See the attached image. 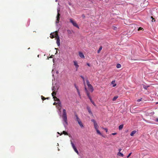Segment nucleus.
I'll list each match as a JSON object with an SVG mask.
<instances>
[{"label": "nucleus", "instance_id": "nucleus-43", "mask_svg": "<svg viewBox=\"0 0 158 158\" xmlns=\"http://www.w3.org/2000/svg\"><path fill=\"white\" fill-rule=\"evenodd\" d=\"M57 104V102H55L53 104V105H56V104Z\"/></svg>", "mask_w": 158, "mask_h": 158}, {"label": "nucleus", "instance_id": "nucleus-50", "mask_svg": "<svg viewBox=\"0 0 158 158\" xmlns=\"http://www.w3.org/2000/svg\"><path fill=\"white\" fill-rule=\"evenodd\" d=\"M82 16L84 17V18H85V16L83 15H82Z\"/></svg>", "mask_w": 158, "mask_h": 158}, {"label": "nucleus", "instance_id": "nucleus-29", "mask_svg": "<svg viewBox=\"0 0 158 158\" xmlns=\"http://www.w3.org/2000/svg\"><path fill=\"white\" fill-rule=\"evenodd\" d=\"M112 29L114 30H117V28L116 27L114 26H113L112 27Z\"/></svg>", "mask_w": 158, "mask_h": 158}, {"label": "nucleus", "instance_id": "nucleus-13", "mask_svg": "<svg viewBox=\"0 0 158 158\" xmlns=\"http://www.w3.org/2000/svg\"><path fill=\"white\" fill-rule=\"evenodd\" d=\"M111 84L112 85H113V87L115 86L116 85V84L115 83V81H113L111 82Z\"/></svg>", "mask_w": 158, "mask_h": 158}, {"label": "nucleus", "instance_id": "nucleus-39", "mask_svg": "<svg viewBox=\"0 0 158 158\" xmlns=\"http://www.w3.org/2000/svg\"><path fill=\"white\" fill-rule=\"evenodd\" d=\"M85 89L86 93L88 91L86 86L85 87Z\"/></svg>", "mask_w": 158, "mask_h": 158}, {"label": "nucleus", "instance_id": "nucleus-28", "mask_svg": "<svg viewBox=\"0 0 158 158\" xmlns=\"http://www.w3.org/2000/svg\"><path fill=\"white\" fill-rule=\"evenodd\" d=\"M53 34L52 33L50 34V38L52 39H53V38H55V36H54L53 35Z\"/></svg>", "mask_w": 158, "mask_h": 158}, {"label": "nucleus", "instance_id": "nucleus-16", "mask_svg": "<svg viewBox=\"0 0 158 158\" xmlns=\"http://www.w3.org/2000/svg\"><path fill=\"white\" fill-rule=\"evenodd\" d=\"M57 104H58V106H59V107L62 106L61 103V102L60 101V100H59V101L57 102Z\"/></svg>", "mask_w": 158, "mask_h": 158}, {"label": "nucleus", "instance_id": "nucleus-38", "mask_svg": "<svg viewBox=\"0 0 158 158\" xmlns=\"http://www.w3.org/2000/svg\"><path fill=\"white\" fill-rule=\"evenodd\" d=\"M132 154V152H131L130 153L129 155L127 156V158H128L131 155V154Z\"/></svg>", "mask_w": 158, "mask_h": 158}, {"label": "nucleus", "instance_id": "nucleus-20", "mask_svg": "<svg viewBox=\"0 0 158 158\" xmlns=\"http://www.w3.org/2000/svg\"><path fill=\"white\" fill-rule=\"evenodd\" d=\"M75 116L76 118V120L77 121V122H78L79 121H81L79 118H78L77 115L76 114Z\"/></svg>", "mask_w": 158, "mask_h": 158}, {"label": "nucleus", "instance_id": "nucleus-19", "mask_svg": "<svg viewBox=\"0 0 158 158\" xmlns=\"http://www.w3.org/2000/svg\"><path fill=\"white\" fill-rule=\"evenodd\" d=\"M102 46H100L99 49L98 51V53H99L102 50Z\"/></svg>", "mask_w": 158, "mask_h": 158}, {"label": "nucleus", "instance_id": "nucleus-22", "mask_svg": "<svg viewBox=\"0 0 158 158\" xmlns=\"http://www.w3.org/2000/svg\"><path fill=\"white\" fill-rule=\"evenodd\" d=\"M143 88L145 89H147L149 87V86H146L144 85H143Z\"/></svg>", "mask_w": 158, "mask_h": 158}, {"label": "nucleus", "instance_id": "nucleus-35", "mask_svg": "<svg viewBox=\"0 0 158 158\" xmlns=\"http://www.w3.org/2000/svg\"><path fill=\"white\" fill-rule=\"evenodd\" d=\"M61 107H59V106H57V108H58V109L60 111V110L61 109Z\"/></svg>", "mask_w": 158, "mask_h": 158}, {"label": "nucleus", "instance_id": "nucleus-52", "mask_svg": "<svg viewBox=\"0 0 158 158\" xmlns=\"http://www.w3.org/2000/svg\"><path fill=\"white\" fill-rule=\"evenodd\" d=\"M151 18H152V19H153V17H152V16H151Z\"/></svg>", "mask_w": 158, "mask_h": 158}, {"label": "nucleus", "instance_id": "nucleus-26", "mask_svg": "<svg viewBox=\"0 0 158 158\" xmlns=\"http://www.w3.org/2000/svg\"><path fill=\"white\" fill-rule=\"evenodd\" d=\"M118 98V96H114L113 98V99H112L113 101H115Z\"/></svg>", "mask_w": 158, "mask_h": 158}, {"label": "nucleus", "instance_id": "nucleus-51", "mask_svg": "<svg viewBox=\"0 0 158 158\" xmlns=\"http://www.w3.org/2000/svg\"><path fill=\"white\" fill-rule=\"evenodd\" d=\"M69 5H71V3H69Z\"/></svg>", "mask_w": 158, "mask_h": 158}, {"label": "nucleus", "instance_id": "nucleus-7", "mask_svg": "<svg viewBox=\"0 0 158 158\" xmlns=\"http://www.w3.org/2000/svg\"><path fill=\"white\" fill-rule=\"evenodd\" d=\"M52 90H53V92L52 94V96L53 97H54L55 95L56 94V92L57 91V90H55L54 89V87L53 89H52Z\"/></svg>", "mask_w": 158, "mask_h": 158}, {"label": "nucleus", "instance_id": "nucleus-41", "mask_svg": "<svg viewBox=\"0 0 158 158\" xmlns=\"http://www.w3.org/2000/svg\"><path fill=\"white\" fill-rule=\"evenodd\" d=\"M116 134H117L116 133H112V135H116Z\"/></svg>", "mask_w": 158, "mask_h": 158}, {"label": "nucleus", "instance_id": "nucleus-2", "mask_svg": "<svg viewBox=\"0 0 158 158\" xmlns=\"http://www.w3.org/2000/svg\"><path fill=\"white\" fill-rule=\"evenodd\" d=\"M91 121L94 123V128L95 130L98 129L99 127V126L98 125L96 121L95 120L93 119L91 120Z\"/></svg>", "mask_w": 158, "mask_h": 158}, {"label": "nucleus", "instance_id": "nucleus-54", "mask_svg": "<svg viewBox=\"0 0 158 158\" xmlns=\"http://www.w3.org/2000/svg\"><path fill=\"white\" fill-rule=\"evenodd\" d=\"M156 104H158V102L156 103Z\"/></svg>", "mask_w": 158, "mask_h": 158}, {"label": "nucleus", "instance_id": "nucleus-42", "mask_svg": "<svg viewBox=\"0 0 158 158\" xmlns=\"http://www.w3.org/2000/svg\"><path fill=\"white\" fill-rule=\"evenodd\" d=\"M69 33H71V31L69 30H68L67 31Z\"/></svg>", "mask_w": 158, "mask_h": 158}, {"label": "nucleus", "instance_id": "nucleus-18", "mask_svg": "<svg viewBox=\"0 0 158 158\" xmlns=\"http://www.w3.org/2000/svg\"><path fill=\"white\" fill-rule=\"evenodd\" d=\"M117 155H118V156H121L122 157H123L124 156L123 154L120 152H118L117 154Z\"/></svg>", "mask_w": 158, "mask_h": 158}, {"label": "nucleus", "instance_id": "nucleus-48", "mask_svg": "<svg viewBox=\"0 0 158 158\" xmlns=\"http://www.w3.org/2000/svg\"><path fill=\"white\" fill-rule=\"evenodd\" d=\"M156 122H158V118H156Z\"/></svg>", "mask_w": 158, "mask_h": 158}, {"label": "nucleus", "instance_id": "nucleus-37", "mask_svg": "<svg viewBox=\"0 0 158 158\" xmlns=\"http://www.w3.org/2000/svg\"><path fill=\"white\" fill-rule=\"evenodd\" d=\"M143 29V28H142L141 27H139V28L138 29V31L141 30H142Z\"/></svg>", "mask_w": 158, "mask_h": 158}, {"label": "nucleus", "instance_id": "nucleus-5", "mask_svg": "<svg viewBox=\"0 0 158 158\" xmlns=\"http://www.w3.org/2000/svg\"><path fill=\"white\" fill-rule=\"evenodd\" d=\"M60 14L59 13H58L57 15L56 16V23H59V21L60 19Z\"/></svg>", "mask_w": 158, "mask_h": 158}, {"label": "nucleus", "instance_id": "nucleus-10", "mask_svg": "<svg viewBox=\"0 0 158 158\" xmlns=\"http://www.w3.org/2000/svg\"><path fill=\"white\" fill-rule=\"evenodd\" d=\"M79 55L80 57L82 58H84L85 56L83 55V53L81 52H79Z\"/></svg>", "mask_w": 158, "mask_h": 158}, {"label": "nucleus", "instance_id": "nucleus-8", "mask_svg": "<svg viewBox=\"0 0 158 158\" xmlns=\"http://www.w3.org/2000/svg\"><path fill=\"white\" fill-rule=\"evenodd\" d=\"M88 86L89 89L91 91V92H93L94 91V88L93 86L91 85H89Z\"/></svg>", "mask_w": 158, "mask_h": 158}, {"label": "nucleus", "instance_id": "nucleus-32", "mask_svg": "<svg viewBox=\"0 0 158 158\" xmlns=\"http://www.w3.org/2000/svg\"><path fill=\"white\" fill-rule=\"evenodd\" d=\"M81 77L84 83V84H85V79H84V77L82 76H81Z\"/></svg>", "mask_w": 158, "mask_h": 158}, {"label": "nucleus", "instance_id": "nucleus-56", "mask_svg": "<svg viewBox=\"0 0 158 158\" xmlns=\"http://www.w3.org/2000/svg\"><path fill=\"white\" fill-rule=\"evenodd\" d=\"M57 0H56V2H57Z\"/></svg>", "mask_w": 158, "mask_h": 158}, {"label": "nucleus", "instance_id": "nucleus-3", "mask_svg": "<svg viewBox=\"0 0 158 158\" xmlns=\"http://www.w3.org/2000/svg\"><path fill=\"white\" fill-rule=\"evenodd\" d=\"M70 22L72 23L74 26L78 28H79V27L76 23L75 21L73 20L72 19H70Z\"/></svg>", "mask_w": 158, "mask_h": 158}, {"label": "nucleus", "instance_id": "nucleus-31", "mask_svg": "<svg viewBox=\"0 0 158 158\" xmlns=\"http://www.w3.org/2000/svg\"><path fill=\"white\" fill-rule=\"evenodd\" d=\"M63 134L65 135H68V133L65 131H63Z\"/></svg>", "mask_w": 158, "mask_h": 158}, {"label": "nucleus", "instance_id": "nucleus-34", "mask_svg": "<svg viewBox=\"0 0 158 158\" xmlns=\"http://www.w3.org/2000/svg\"><path fill=\"white\" fill-rule=\"evenodd\" d=\"M78 93V94L80 96H81V95H80V92H79V89H77V91Z\"/></svg>", "mask_w": 158, "mask_h": 158}, {"label": "nucleus", "instance_id": "nucleus-46", "mask_svg": "<svg viewBox=\"0 0 158 158\" xmlns=\"http://www.w3.org/2000/svg\"><path fill=\"white\" fill-rule=\"evenodd\" d=\"M87 65L88 66H90V64L89 63H87Z\"/></svg>", "mask_w": 158, "mask_h": 158}, {"label": "nucleus", "instance_id": "nucleus-44", "mask_svg": "<svg viewBox=\"0 0 158 158\" xmlns=\"http://www.w3.org/2000/svg\"><path fill=\"white\" fill-rule=\"evenodd\" d=\"M122 150V149L121 148H119L118 149L119 152H120V151Z\"/></svg>", "mask_w": 158, "mask_h": 158}, {"label": "nucleus", "instance_id": "nucleus-55", "mask_svg": "<svg viewBox=\"0 0 158 158\" xmlns=\"http://www.w3.org/2000/svg\"><path fill=\"white\" fill-rule=\"evenodd\" d=\"M57 133L58 134H60L59 133V132H58Z\"/></svg>", "mask_w": 158, "mask_h": 158}, {"label": "nucleus", "instance_id": "nucleus-47", "mask_svg": "<svg viewBox=\"0 0 158 158\" xmlns=\"http://www.w3.org/2000/svg\"><path fill=\"white\" fill-rule=\"evenodd\" d=\"M57 13H59L60 10H58V9H57Z\"/></svg>", "mask_w": 158, "mask_h": 158}, {"label": "nucleus", "instance_id": "nucleus-25", "mask_svg": "<svg viewBox=\"0 0 158 158\" xmlns=\"http://www.w3.org/2000/svg\"><path fill=\"white\" fill-rule=\"evenodd\" d=\"M121 67V65L119 64H118L116 65V67L117 68H120Z\"/></svg>", "mask_w": 158, "mask_h": 158}, {"label": "nucleus", "instance_id": "nucleus-11", "mask_svg": "<svg viewBox=\"0 0 158 158\" xmlns=\"http://www.w3.org/2000/svg\"><path fill=\"white\" fill-rule=\"evenodd\" d=\"M74 64V65L75 66L76 68L77 69H78V68L79 67V65L78 64L77 62L76 61H73Z\"/></svg>", "mask_w": 158, "mask_h": 158}, {"label": "nucleus", "instance_id": "nucleus-17", "mask_svg": "<svg viewBox=\"0 0 158 158\" xmlns=\"http://www.w3.org/2000/svg\"><path fill=\"white\" fill-rule=\"evenodd\" d=\"M123 127V124L120 125L118 127V129L119 130H121L122 129Z\"/></svg>", "mask_w": 158, "mask_h": 158}, {"label": "nucleus", "instance_id": "nucleus-21", "mask_svg": "<svg viewBox=\"0 0 158 158\" xmlns=\"http://www.w3.org/2000/svg\"><path fill=\"white\" fill-rule=\"evenodd\" d=\"M89 99L91 102L93 104V105L94 106H96L95 104L94 103V102L92 100L91 98H90Z\"/></svg>", "mask_w": 158, "mask_h": 158}, {"label": "nucleus", "instance_id": "nucleus-27", "mask_svg": "<svg viewBox=\"0 0 158 158\" xmlns=\"http://www.w3.org/2000/svg\"><path fill=\"white\" fill-rule=\"evenodd\" d=\"M96 130V131L97 134H99V135H102V134H101V132L99 131L98 129Z\"/></svg>", "mask_w": 158, "mask_h": 158}, {"label": "nucleus", "instance_id": "nucleus-33", "mask_svg": "<svg viewBox=\"0 0 158 158\" xmlns=\"http://www.w3.org/2000/svg\"><path fill=\"white\" fill-rule=\"evenodd\" d=\"M41 99L43 100H44L46 99V98L43 97V96H41Z\"/></svg>", "mask_w": 158, "mask_h": 158}, {"label": "nucleus", "instance_id": "nucleus-49", "mask_svg": "<svg viewBox=\"0 0 158 158\" xmlns=\"http://www.w3.org/2000/svg\"><path fill=\"white\" fill-rule=\"evenodd\" d=\"M105 129L106 130V131L107 132V130L106 128H105Z\"/></svg>", "mask_w": 158, "mask_h": 158}, {"label": "nucleus", "instance_id": "nucleus-30", "mask_svg": "<svg viewBox=\"0 0 158 158\" xmlns=\"http://www.w3.org/2000/svg\"><path fill=\"white\" fill-rule=\"evenodd\" d=\"M86 84H87V86L89 85H90L89 84V81L87 79L86 80Z\"/></svg>", "mask_w": 158, "mask_h": 158}, {"label": "nucleus", "instance_id": "nucleus-23", "mask_svg": "<svg viewBox=\"0 0 158 158\" xmlns=\"http://www.w3.org/2000/svg\"><path fill=\"white\" fill-rule=\"evenodd\" d=\"M87 110H88L89 113L90 114H92V112L90 110V108L89 107H87Z\"/></svg>", "mask_w": 158, "mask_h": 158}, {"label": "nucleus", "instance_id": "nucleus-15", "mask_svg": "<svg viewBox=\"0 0 158 158\" xmlns=\"http://www.w3.org/2000/svg\"><path fill=\"white\" fill-rule=\"evenodd\" d=\"M78 123L79 125H80V126H81V127H83V125L81 122V121H79L78 122Z\"/></svg>", "mask_w": 158, "mask_h": 158}, {"label": "nucleus", "instance_id": "nucleus-24", "mask_svg": "<svg viewBox=\"0 0 158 158\" xmlns=\"http://www.w3.org/2000/svg\"><path fill=\"white\" fill-rule=\"evenodd\" d=\"M86 93L87 94V96L89 98H91V97L89 93V92L88 91L86 92Z\"/></svg>", "mask_w": 158, "mask_h": 158}, {"label": "nucleus", "instance_id": "nucleus-4", "mask_svg": "<svg viewBox=\"0 0 158 158\" xmlns=\"http://www.w3.org/2000/svg\"><path fill=\"white\" fill-rule=\"evenodd\" d=\"M71 145L72 146V147L73 149H74V150L75 152H76V153H77V154H79L78 151L77 150V148H76L74 144L72 142V141H71Z\"/></svg>", "mask_w": 158, "mask_h": 158}, {"label": "nucleus", "instance_id": "nucleus-6", "mask_svg": "<svg viewBox=\"0 0 158 158\" xmlns=\"http://www.w3.org/2000/svg\"><path fill=\"white\" fill-rule=\"evenodd\" d=\"M55 39L56 40V44H57L58 46H59L60 45V40L59 37L58 36L57 37H56V38H55Z\"/></svg>", "mask_w": 158, "mask_h": 158}, {"label": "nucleus", "instance_id": "nucleus-40", "mask_svg": "<svg viewBox=\"0 0 158 158\" xmlns=\"http://www.w3.org/2000/svg\"><path fill=\"white\" fill-rule=\"evenodd\" d=\"M75 88L76 89L77 91V89H79L78 87L76 85H75Z\"/></svg>", "mask_w": 158, "mask_h": 158}, {"label": "nucleus", "instance_id": "nucleus-9", "mask_svg": "<svg viewBox=\"0 0 158 158\" xmlns=\"http://www.w3.org/2000/svg\"><path fill=\"white\" fill-rule=\"evenodd\" d=\"M53 34V35L54 36H55V38H56V37H57L58 36H59L58 35V31H55L53 32L52 33Z\"/></svg>", "mask_w": 158, "mask_h": 158}, {"label": "nucleus", "instance_id": "nucleus-1", "mask_svg": "<svg viewBox=\"0 0 158 158\" xmlns=\"http://www.w3.org/2000/svg\"><path fill=\"white\" fill-rule=\"evenodd\" d=\"M62 118L63 121L65 122V124H64L65 127L68 124L67 113L66 110L64 109L63 110V113L62 115Z\"/></svg>", "mask_w": 158, "mask_h": 158}, {"label": "nucleus", "instance_id": "nucleus-14", "mask_svg": "<svg viewBox=\"0 0 158 158\" xmlns=\"http://www.w3.org/2000/svg\"><path fill=\"white\" fill-rule=\"evenodd\" d=\"M54 100L55 101H58L60 100L58 98L54 96L53 97Z\"/></svg>", "mask_w": 158, "mask_h": 158}, {"label": "nucleus", "instance_id": "nucleus-36", "mask_svg": "<svg viewBox=\"0 0 158 158\" xmlns=\"http://www.w3.org/2000/svg\"><path fill=\"white\" fill-rule=\"evenodd\" d=\"M142 98H141L140 99H138L137 100V101L138 102H140V101H142Z\"/></svg>", "mask_w": 158, "mask_h": 158}, {"label": "nucleus", "instance_id": "nucleus-53", "mask_svg": "<svg viewBox=\"0 0 158 158\" xmlns=\"http://www.w3.org/2000/svg\"><path fill=\"white\" fill-rule=\"evenodd\" d=\"M48 98H46V99H48Z\"/></svg>", "mask_w": 158, "mask_h": 158}, {"label": "nucleus", "instance_id": "nucleus-12", "mask_svg": "<svg viewBox=\"0 0 158 158\" xmlns=\"http://www.w3.org/2000/svg\"><path fill=\"white\" fill-rule=\"evenodd\" d=\"M136 132V131L135 130L132 131L130 134L131 136H133L135 134Z\"/></svg>", "mask_w": 158, "mask_h": 158}, {"label": "nucleus", "instance_id": "nucleus-45", "mask_svg": "<svg viewBox=\"0 0 158 158\" xmlns=\"http://www.w3.org/2000/svg\"><path fill=\"white\" fill-rule=\"evenodd\" d=\"M155 20L154 19V18H153L152 19V22H153V21H155Z\"/></svg>", "mask_w": 158, "mask_h": 158}]
</instances>
